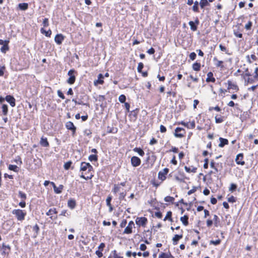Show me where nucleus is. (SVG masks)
<instances>
[{
  "label": "nucleus",
  "instance_id": "423d86ee",
  "mask_svg": "<svg viewBox=\"0 0 258 258\" xmlns=\"http://www.w3.org/2000/svg\"><path fill=\"white\" fill-rule=\"evenodd\" d=\"M185 131L183 128L177 127L175 130L174 135L176 138H182L184 136Z\"/></svg>",
  "mask_w": 258,
  "mask_h": 258
},
{
  "label": "nucleus",
  "instance_id": "7c9ffc66",
  "mask_svg": "<svg viewBox=\"0 0 258 258\" xmlns=\"http://www.w3.org/2000/svg\"><path fill=\"white\" fill-rule=\"evenodd\" d=\"M18 7L20 10L25 11L28 8V4L25 3H20L18 5Z\"/></svg>",
  "mask_w": 258,
  "mask_h": 258
},
{
  "label": "nucleus",
  "instance_id": "6ab92c4d",
  "mask_svg": "<svg viewBox=\"0 0 258 258\" xmlns=\"http://www.w3.org/2000/svg\"><path fill=\"white\" fill-rule=\"evenodd\" d=\"M180 123L187 128H194L196 126L195 121L194 120L190 122H185L182 121Z\"/></svg>",
  "mask_w": 258,
  "mask_h": 258
},
{
  "label": "nucleus",
  "instance_id": "bf43d9fd",
  "mask_svg": "<svg viewBox=\"0 0 258 258\" xmlns=\"http://www.w3.org/2000/svg\"><path fill=\"white\" fill-rule=\"evenodd\" d=\"M219 48L222 51L225 52L226 53H228V50L225 46L220 44L219 45Z\"/></svg>",
  "mask_w": 258,
  "mask_h": 258
},
{
  "label": "nucleus",
  "instance_id": "f03ea898",
  "mask_svg": "<svg viewBox=\"0 0 258 258\" xmlns=\"http://www.w3.org/2000/svg\"><path fill=\"white\" fill-rule=\"evenodd\" d=\"M12 213L15 215L18 221H23L25 219L26 215V212L21 209H14L12 211Z\"/></svg>",
  "mask_w": 258,
  "mask_h": 258
},
{
  "label": "nucleus",
  "instance_id": "9b49d317",
  "mask_svg": "<svg viewBox=\"0 0 258 258\" xmlns=\"http://www.w3.org/2000/svg\"><path fill=\"white\" fill-rule=\"evenodd\" d=\"M135 227V224L133 221L129 222L128 225L125 227L123 232V234H131L133 232V227Z\"/></svg>",
  "mask_w": 258,
  "mask_h": 258
},
{
  "label": "nucleus",
  "instance_id": "338daca9",
  "mask_svg": "<svg viewBox=\"0 0 258 258\" xmlns=\"http://www.w3.org/2000/svg\"><path fill=\"white\" fill-rule=\"evenodd\" d=\"M57 93L58 97L61 98L62 99H64L65 98V96L61 90H57Z\"/></svg>",
  "mask_w": 258,
  "mask_h": 258
},
{
  "label": "nucleus",
  "instance_id": "a18cd8bd",
  "mask_svg": "<svg viewBox=\"0 0 258 258\" xmlns=\"http://www.w3.org/2000/svg\"><path fill=\"white\" fill-rule=\"evenodd\" d=\"M252 26V22L249 21L245 25V29L246 30H250Z\"/></svg>",
  "mask_w": 258,
  "mask_h": 258
},
{
  "label": "nucleus",
  "instance_id": "a211bd4d",
  "mask_svg": "<svg viewBox=\"0 0 258 258\" xmlns=\"http://www.w3.org/2000/svg\"><path fill=\"white\" fill-rule=\"evenodd\" d=\"M67 204L68 207L71 210L74 209L77 206L76 200L73 198H71L68 200Z\"/></svg>",
  "mask_w": 258,
  "mask_h": 258
},
{
  "label": "nucleus",
  "instance_id": "37998d69",
  "mask_svg": "<svg viewBox=\"0 0 258 258\" xmlns=\"http://www.w3.org/2000/svg\"><path fill=\"white\" fill-rule=\"evenodd\" d=\"M164 200L166 202H170L173 204L174 201V198L171 196H166L164 198Z\"/></svg>",
  "mask_w": 258,
  "mask_h": 258
},
{
  "label": "nucleus",
  "instance_id": "cd10ccee",
  "mask_svg": "<svg viewBox=\"0 0 258 258\" xmlns=\"http://www.w3.org/2000/svg\"><path fill=\"white\" fill-rule=\"evenodd\" d=\"M241 32L242 30H240V28H238L237 30H234L233 33L235 37L241 38L243 36Z\"/></svg>",
  "mask_w": 258,
  "mask_h": 258
},
{
  "label": "nucleus",
  "instance_id": "f257e3e1",
  "mask_svg": "<svg viewBox=\"0 0 258 258\" xmlns=\"http://www.w3.org/2000/svg\"><path fill=\"white\" fill-rule=\"evenodd\" d=\"M87 170V172H85V174L87 173L90 175L91 171H93V166L88 162H82L80 165V171L85 172Z\"/></svg>",
  "mask_w": 258,
  "mask_h": 258
},
{
  "label": "nucleus",
  "instance_id": "c756f323",
  "mask_svg": "<svg viewBox=\"0 0 258 258\" xmlns=\"http://www.w3.org/2000/svg\"><path fill=\"white\" fill-rule=\"evenodd\" d=\"M133 151L138 153L141 156H143L145 154V152L141 148L136 147L133 149Z\"/></svg>",
  "mask_w": 258,
  "mask_h": 258
},
{
  "label": "nucleus",
  "instance_id": "b1692460",
  "mask_svg": "<svg viewBox=\"0 0 258 258\" xmlns=\"http://www.w3.org/2000/svg\"><path fill=\"white\" fill-rule=\"evenodd\" d=\"M10 41L9 40H5V44L3 45L1 48V50L3 53H6V51L9 50V43Z\"/></svg>",
  "mask_w": 258,
  "mask_h": 258
},
{
  "label": "nucleus",
  "instance_id": "c03bdc74",
  "mask_svg": "<svg viewBox=\"0 0 258 258\" xmlns=\"http://www.w3.org/2000/svg\"><path fill=\"white\" fill-rule=\"evenodd\" d=\"M63 185L62 184H60L59 186L57 187L56 186V190H54V192L57 194H59L62 192V190L63 188Z\"/></svg>",
  "mask_w": 258,
  "mask_h": 258
},
{
  "label": "nucleus",
  "instance_id": "a878e982",
  "mask_svg": "<svg viewBox=\"0 0 258 258\" xmlns=\"http://www.w3.org/2000/svg\"><path fill=\"white\" fill-rule=\"evenodd\" d=\"M159 258H174V256L171 254H169L162 252L159 255Z\"/></svg>",
  "mask_w": 258,
  "mask_h": 258
},
{
  "label": "nucleus",
  "instance_id": "f3484780",
  "mask_svg": "<svg viewBox=\"0 0 258 258\" xmlns=\"http://www.w3.org/2000/svg\"><path fill=\"white\" fill-rule=\"evenodd\" d=\"M104 76L102 74H99L98 75V79L94 81V84L95 86H97L98 85H102L104 83Z\"/></svg>",
  "mask_w": 258,
  "mask_h": 258
},
{
  "label": "nucleus",
  "instance_id": "7ed1b4c3",
  "mask_svg": "<svg viewBox=\"0 0 258 258\" xmlns=\"http://www.w3.org/2000/svg\"><path fill=\"white\" fill-rule=\"evenodd\" d=\"M68 75L69 76V79L67 82L70 85L73 84L76 81V76L78 75V72L74 69L70 70L68 73Z\"/></svg>",
  "mask_w": 258,
  "mask_h": 258
},
{
  "label": "nucleus",
  "instance_id": "0e129e2a",
  "mask_svg": "<svg viewBox=\"0 0 258 258\" xmlns=\"http://www.w3.org/2000/svg\"><path fill=\"white\" fill-rule=\"evenodd\" d=\"M112 200V197L108 196L106 200V205L107 206L111 205V202Z\"/></svg>",
  "mask_w": 258,
  "mask_h": 258
},
{
  "label": "nucleus",
  "instance_id": "052dcab7",
  "mask_svg": "<svg viewBox=\"0 0 258 258\" xmlns=\"http://www.w3.org/2000/svg\"><path fill=\"white\" fill-rule=\"evenodd\" d=\"M223 121V117H218L217 116H215V122L217 123H221Z\"/></svg>",
  "mask_w": 258,
  "mask_h": 258
},
{
  "label": "nucleus",
  "instance_id": "603ef678",
  "mask_svg": "<svg viewBox=\"0 0 258 258\" xmlns=\"http://www.w3.org/2000/svg\"><path fill=\"white\" fill-rule=\"evenodd\" d=\"M237 188V185L236 184L232 183L230 184L229 190L231 192H233L236 190Z\"/></svg>",
  "mask_w": 258,
  "mask_h": 258
},
{
  "label": "nucleus",
  "instance_id": "58836bf2",
  "mask_svg": "<svg viewBox=\"0 0 258 258\" xmlns=\"http://www.w3.org/2000/svg\"><path fill=\"white\" fill-rule=\"evenodd\" d=\"M213 221L214 222L215 226L218 227L220 222V220L216 215H214Z\"/></svg>",
  "mask_w": 258,
  "mask_h": 258
},
{
  "label": "nucleus",
  "instance_id": "a19ab883",
  "mask_svg": "<svg viewBox=\"0 0 258 258\" xmlns=\"http://www.w3.org/2000/svg\"><path fill=\"white\" fill-rule=\"evenodd\" d=\"M52 213L54 214H57V212L56 211V208H53L52 209H50L47 212H46V214L47 216H50L52 214Z\"/></svg>",
  "mask_w": 258,
  "mask_h": 258
},
{
  "label": "nucleus",
  "instance_id": "4468645a",
  "mask_svg": "<svg viewBox=\"0 0 258 258\" xmlns=\"http://www.w3.org/2000/svg\"><path fill=\"white\" fill-rule=\"evenodd\" d=\"M2 249L3 250L2 252V255H8L11 251V248L10 245H6L5 243H3L2 245Z\"/></svg>",
  "mask_w": 258,
  "mask_h": 258
},
{
  "label": "nucleus",
  "instance_id": "412c9836",
  "mask_svg": "<svg viewBox=\"0 0 258 258\" xmlns=\"http://www.w3.org/2000/svg\"><path fill=\"white\" fill-rule=\"evenodd\" d=\"M219 140L220 141V143H219L218 146L220 148H223L225 145H227L229 144V141L227 139L220 137Z\"/></svg>",
  "mask_w": 258,
  "mask_h": 258
},
{
  "label": "nucleus",
  "instance_id": "69168bd1",
  "mask_svg": "<svg viewBox=\"0 0 258 258\" xmlns=\"http://www.w3.org/2000/svg\"><path fill=\"white\" fill-rule=\"evenodd\" d=\"M228 202H229V203H234L236 202V199L235 197H234V196H231L230 197L228 198V200H227Z\"/></svg>",
  "mask_w": 258,
  "mask_h": 258
},
{
  "label": "nucleus",
  "instance_id": "5fc2aeb1",
  "mask_svg": "<svg viewBox=\"0 0 258 258\" xmlns=\"http://www.w3.org/2000/svg\"><path fill=\"white\" fill-rule=\"evenodd\" d=\"M111 254L112 255V258H122V256H119L117 254V251L115 250L112 251Z\"/></svg>",
  "mask_w": 258,
  "mask_h": 258
},
{
  "label": "nucleus",
  "instance_id": "e433bc0d",
  "mask_svg": "<svg viewBox=\"0 0 258 258\" xmlns=\"http://www.w3.org/2000/svg\"><path fill=\"white\" fill-rule=\"evenodd\" d=\"M8 169L10 170L16 172H18L19 171V168L17 165H9L8 167Z\"/></svg>",
  "mask_w": 258,
  "mask_h": 258
},
{
  "label": "nucleus",
  "instance_id": "20e7f679",
  "mask_svg": "<svg viewBox=\"0 0 258 258\" xmlns=\"http://www.w3.org/2000/svg\"><path fill=\"white\" fill-rule=\"evenodd\" d=\"M136 223L139 227H145L148 223V219L145 217H137L136 219Z\"/></svg>",
  "mask_w": 258,
  "mask_h": 258
},
{
  "label": "nucleus",
  "instance_id": "de8ad7c7",
  "mask_svg": "<svg viewBox=\"0 0 258 258\" xmlns=\"http://www.w3.org/2000/svg\"><path fill=\"white\" fill-rule=\"evenodd\" d=\"M118 100L121 103H125L126 96L123 94L120 95L118 97Z\"/></svg>",
  "mask_w": 258,
  "mask_h": 258
},
{
  "label": "nucleus",
  "instance_id": "4d7b16f0",
  "mask_svg": "<svg viewBox=\"0 0 258 258\" xmlns=\"http://www.w3.org/2000/svg\"><path fill=\"white\" fill-rule=\"evenodd\" d=\"M120 187L119 184H114V188L112 189V191L116 194L119 191Z\"/></svg>",
  "mask_w": 258,
  "mask_h": 258
},
{
  "label": "nucleus",
  "instance_id": "ddd939ff",
  "mask_svg": "<svg viewBox=\"0 0 258 258\" xmlns=\"http://www.w3.org/2000/svg\"><path fill=\"white\" fill-rule=\"evenodd\" d=\"M183 231L182 230H181L180 231V234H175L174 236L172 238V242L173 245H176L178 243V241L182 238L183 237Z\"/></svg>",
  "mask_w": 258,
  "mask_h": 258
},
{
  "label": "nucleus",
  "instance_id": "49530a36",
  "mask_svg": "<svg viewBox=\"0 0 258 258\" xmlns=\"http://www.w3.org/2000/svg\"><path fill=\"white\" fill-rule=\"evenodd\" d=\"M72 164V162L71 161H68L64 164L63 168L66 170H69Z\"/></svg>",
  "mask_w": 258,
  "mask_h": 258
},
{
  "label": "nucleus",
  "instance_id": "8fccbe9b",
  "mask_svg": "<svg viewBox=\"0 0 258 258\" xmlns=\"http://www.w3.org/2000/svg\"><path fill=\"white\" fill-rule=\"evenodd\" d=\"M72 101L74 102L76 104H79V105H89L88 104L84 103L81 100L77 101L76 99H73Z\"/></svg>",
  "mask_w": 258,
  "mask_h": 258
},
{
  "label": "nucleus",
  "instance_id": "6e6d98bb",
  "mask_svg": "<svg viewBox=\"0 0 258 258\" xmlns=\"http://www.w3.org/2000/svg\"><path fill=\"white\" fill-rule=\"evenodd\" d=\"M19 197L21 198L23 200H25L27 198L26 195L22 191H19Z\"/></svg>",
  "mask_w": 258,
  "mask_h": 258
},
{
  "label": "nucleus",
  "instance_id": "5701e85b",
  "mask_svg": "<svg viewBox=\"0 0 258 258\" xmlns=\"http://www.w3.org/2000/svg\"><path fill=\"white\" fill-rule=\"evenodd\" d=\"M40 144L41 146L44 147H48L49 146V144L47 141V139L46 138H44L42 137L40 141Z\"/></svg>",
  "mask_w": 258,
  "mask_h": 258
},
{
  "label": "nucleus",
  "instance_id": "c85d7f7f",
  "mask_svg": "<svg viewBox=\"0 0 258 258\" xmlns=\"http://www.w3.org/2000/svg\"><path fill=\"white\" fill-rule=\"evenodd\" d=\"M3 115L7 116L8 113V106L6 104H3L2 106Z\"/></svg>",
  "mask_w": 258,
  "mask_h": 258
},
{
  "label": "nucleus",
  "instance_id": "dca6fc26",
  "mask_svg": "<svg viewBox=\"0 0 258 258\" xmlns=\"http://www.w3.org/2000/svg\"><path fill=\"white\" fill-rule=\"evenodd\" d=\"M199 24V20L198 18H197L195 20V22L191 21H189L188 23V24L190 27V29L193 31H195L197 30V25H198Z\"/></svg>",
  "mask_w": 258,
  "mask_h": 258
},
{
  "label": "nucleus",
  "instance_id": "1a4fd4ad",
  "mask_svg": "<svg viewBox=\"0 0 258 258\" xmlns=\"http://www.w3.org/2000/svg\"><path fill=\"white\" fill-rule=\"evenodd\" d=\"M29 227H30L32 229V230L34 232L32 238H36L40 232V229L39 226L37 224H36L34 226H32L31 225H28L26 227L27 228Z\"/></svg>",
  "mask_w": 258,
  "mask_h": 258
},
{
  "label": "nucleus",
  "instance_id": "ea45409f",
  "mask_svg": "<svg viewBox=\"0 0 258 258\" xmlns=\"http://www.w3.org/2000/svg\"><path fill=\"white\" fill-rule=\"evenodd\" d=\"M117 128H114L113 127H110L109 126H108L107 127V133H113V134H115L117 133Z\"/></svg>",
  "mask_w": 258,
  "mask_h": 258
},
{
  "label": "nucleus",
  "instance_id": "4c0bfd02",
  "mask_svg": "<svg viewBox=\"0 0 258 258\" xmlns=\"http://www.w3.org/2000/svg\"><path fill=\"white\" fill-rule=\"evenodd\" d=\"M94 176V175L93 174V173H90V175L88 174V176H85L84 174H83V172L82 173V174L80 175V177L82 178H83L85 180H89V179H91Z\"/></svg>",
  "mask_w": 258,
  "mask_h": 258
},
{
  "label": "nucleus",
  "instance_id": "c9c22d12",
  "mask_svg": "<svg viewBox=\"0 0 258 258\" xmlns=\"http://www.w3.org/2000/svg\"><path fill=\"white\" fill-rule=\"evenodd\" d=\"M200 5L202 9L204 8L205 7L209 5L208 0H201L200 2Z\"/></svg>",
  "mask_w": 258,
  "mask_h": 258
},
{
  "label": "nucleus",
  "instance_id": "13d9d810",
  "mask_svg": "<svg viewBox=\"0 0 258 258\" xmlns=\"http://www.w3.org/2000/svg\"><path fill=\"white\" fill-rule=\"evenodd\" d=\"M84 135L87 136L89 137L90 138H91V134H92V132L89 129H86V130H85L84 131Z\"/></svg>",
  "mask_w": 258,
  "mask_h": 258
},
{
  "label": "nucleus",
  "instance_id": "aec40b11",
  "mask_svg": "<svg viewBox=\"0 0 258 258\" xmlns=\"http://www.w3.org/2000/svg\"><path fill=\"white\" fill-rule=\"evenodd\" d=\"M227 84L228 85V86L227 88L228 90L232 89V90H234L236 91H238V90H239L238 86L236 84L233 83L231 81L228 80L227 81Z\"/></svg>",
  "mask_w": 258,
  "mask_h": 258
},
{
  "label": "nucleus",
  "instance_id": "39448f33",
  "mask_svg": "<svg viewBox=\"0 0 258 258\" xmlns=\"http://www.w3.org/2000/svg\"><path fill=\"white\" fill-rule=\"evenodd\" d=\"M65 126L68 130L72 132V135L74 136L76 133L77 127L75 126L73 122L71 121H67L66 123Z\"/></svg>",
  "mask_w": 258,
  "mask_h": 258
},
{
  "label": "nucleus",
  "instance_id": "774afa93",
  "mask_svg": "<svg viewBox=\"0 0 258 258\" xmlns=\"http://www.w3.org/2000/svg\"><path fill=\"white\" fill-rule=\"evenodd\" d=\"M196 53L194 52H192L190 53L189 57L191 60H194L196 59Z\"/></svg>",
  "mask_w": 258,
  "mask_h": 258
},
{
  "label": "nucleus",
  "instance_id": "3c124183",
  "mask_svg": "<svg viewBox=\"0 0 258 258\" xmlns=\"http://www.w3.org/2000/svg\"><path fill=\"white\" fill-rule=\"evenodd\" d=\"M221 242V240L220 239H218L216 240H211L210 241V244H213L215 245H219Z\"/></svg>",
  "mask_w": 258,
  "mask_h": 258
},
{
  "label": "nucleus",
  "instance_id": "09e8293b",
  "mask_svg": "<svg viewBox=\"0 0 258 258\" xmlns=\"http://www.w3.org/2000/svg\"><path fill=\"white\" fill-rule=\"evenodd\" d=\"M59 216H63L69 217L71 216V212H68L67 210H64L61 211Z\"/></svg>",
  "mask_w": 258,
  "mask_h": 258
},
{
  "label": "nucleus",
  "instance_id": "4be33fe9",
  "mask_svg": "<svg viewBox=\"0 0 258 258\" xmlns=\"http://www.w3.org/2000/svg\"><path fill=\"white\" fill-rule=\"evenodd\" d=\"M216 81L215 78L213 77V74L212 72H210L207 74V78L206 79L207 82H213L214 83Z\"/></svg>",
  "mask_w": 258,
  "mask_h": 258
},
{
  "label": "nucleus",
  "instance_id": "864d4df0",
  "mask_svg": "<svg viewBox=\"0 0 258 258\" xmlns=\"http://www.w3.org/2000/svg\"><path fill=\"white\" fill-rule=\"evenodd\" d=\"M105 97L104 95H99V96L96 99V101H99L100 102L102 103L103 102L105 101Z\"/></svg>",
  "mask_w": 258,
  "mask_h": 258
},
{
  "label": "nucleus",
  "instance_id": "2eb2a0df",
  "mask_svg": "<svg viewBox=\"0 0 258 258\" xmlns=\"http://www.w3.org/2000/svg\"><path fill=\"white\" fill-rule=\"evenodd\" d=\"M64 36L62 34H57L54 37V41L58 45H60L64 39Z\"/></svg>",
  "mask_w": 258,
  "mask_h": 258
},
{
  "label": "nucleus",
  "instance_id": "79ce46f5",
  "mask_svg": "<svg viewBox=\"0 0 258 258\" xmlns=\"http://www.w3.org/2000/svg\"><path fill=\"white\" fill-rule=\"evenodd\" d=\"M139 111V109L138 108L134 109V110L131 111L130 115H132L135 118V119H137Z\"/></svg>",
  "mask_w": 258,
  "mask_h": 258
},
{
  "label": "nucleus",
  "instance_id": "72a5a7b5",
  "mask_svg": "<svg viewBox=\"0 0 258 258\" xmlns=\"http://www.w3.org/2000/svg\"><path fill=\"white\" fill-rule=\"evenodd\" d=\"M184 169L186 171V172L188 173L193 172L196 173L197 170V168L193 167L192 169H191L190 167H188L186 166H184Z\"/></svg>",
  "mask_w": 258,
  "mask_h": 258
},
{
  "label": "nucleus",
  "instance_id": "2f4dec72",
  "mask_svg": "<svg viewBox=\"0 0 258 258\" xmlns=\"http://www.w3.org/2000/svg\"><path fill=\"white\" fill-rule=\"evenodd\" d=\"M172 213L171 211H169L167 212L166 215L164 218L163 220L166 221L167 220H168L170 221H172Z\"/></svg>",
  "mask_w": 258,
  "mask_h": 258
},
{
  "label": "nucleus",
  "instance_id": "f704fd0d",
  "mask_svg": "<svg viewBox=\"0 0 258 258\" xmlns=\"http://www.w3.org/2000/svg\"><path fill=\"white\" fill-rule=\"evenodd\" d=\"M248 62L252 63L253 61L258 59L257 57L254 54H251L250 56H247Z\"/></svg>",
  "mask_w": 258,
  "mask_h": 258
},
{
  "label": "nucleus",
  "instance_id": "e2e57ef3",
  "mask_svg": "<svg viewBox=\"0 0 258 258\" xmlns=\"http://www.w3.org/2000/svg\"><path fill=\"white\" fill-rule=\"evenodd\" d=\"M12 69L16 71H20L23 69L21 66H12Z\"/></svg>",
  "mask_w": 258,
  "mask_h": 258
},
{
  "label": "nucleus",
  "instance_id": "bb28decb",
  "mask_svg": "<svg viewBox=\"0 0 258 258\" xmlns=\"http://www.w3.org/2000/svg\"><path fill=\"white\" fill-rule=\"evenodd\" d=\"M40 32L42 34H44L46 37H50L52 34V31L50 29L46 31L43 28H41Z\"/></svg>",
  "mask_w": 258,
  "mask_h": 258
},
{
  "label": "nucleus",
  "instance_id": "f8f14e48",
  "mask_svg": "<svg viewBox=\"0 0 258 258\" xmlns=\"http://www.w3.org/2000/svg\"><path fill=\"white\" fill-rule=\"evenodd\" d=\"M243 153H239L236 155L235 158V162L237 164L240 165H244L245 164V162L243 160Z\"/></svg>",
  "mask_w": 258,
  "mask_h": 258
},
{
  "label": "nucleus",
  "instance_id": "6e6552de",
  "mask_svg": "<svg viewBox=\"0 0 258 258\" xmlns=\"http://www.w3.org/2000/svg\"><path fill=\"white\" fill-rule=\"evenodd\" d=\"M131 163L133 167H136L140 165L141 160L140 158L137 156H133L131 159Z\"/></svg>",
  "mask_w": 258,
  "mask_h": 258
},
{
  "label": "nucleus",
  "instance_id": "9d476101",
  "mask_svg": "<svg viewBox=\"0 0 258 258\" xmlns=\"http://www.w3.org/2000/svg\"><path fill=\"white\" fill-rule=\"evenodd\" d=\"M5 99L12 107L16 106V99L13 95H8L5 97Z\"/></svg>",
  "mask_w": 258,
  "mask_h": 258
},
{
  "label": "nucleus",
  "instance_id": "0eeeda50",
  "mask_svg": "<svg viewBox=\"0 0 258 258\" xmlns=\"http://www.w3.org/2000/svg\"><path fill=\"white\" fill-rule=\"evenodd\" d=\"M169 169L168 168H165L162 171H160L158 173V178L161 181H164L166 179V175L169 172Z\"/></svg>",
  "mask_w": 258,
  "mask_h": 258
},
{
  "label": "nucleus",
  "instance_id": "473e14b6",
  "mask_svg": "<svg viewBox=\"0 0 258 258\" xmlns=\"http://www.w3.org/2000/svg\"><path fill=\"white\" fill-rule=\"evenodd\" d=\"M98 155L97 154L90 155L88 157L89 160L91 162H93V161L96 162L98 161Z\"/></svg>",
  "mask_w": 258,
  "mask_h": 258
},
{
  "label": "nucleus",
  "instance_id": "680f3d73",
  "mask_svg": "<svg viewBox=\"0 0 258 258\" xmlns=\"http://www.w3.org/2000/svg\"><path fill=\"white\" fill-rule=\"evenodd\" d=\"M198 189V187L197 186H193L192 187V188L191 189H190V190H189L188 192H187V195H191L192 194L194 193L195 191H197Z\"/></svg>",
  "mask_w": 258,
  "mask_h": 258
},
{
  "label": "nucleus",
  "instance_id": "393cba45",
  "mask_svg": "<svg viewBox=\"0 0 258 258\" xmlns=\"http://www.w3.org/2000/svg\"><path fill=\"white\" fill-rule=\"evenodd\" d=\"M180 220L184 226L188 225V215H184L183 217H181Z\"/></svg>",
  "mask_w": 258,
  "mask_h": 258
}]
</instances>
